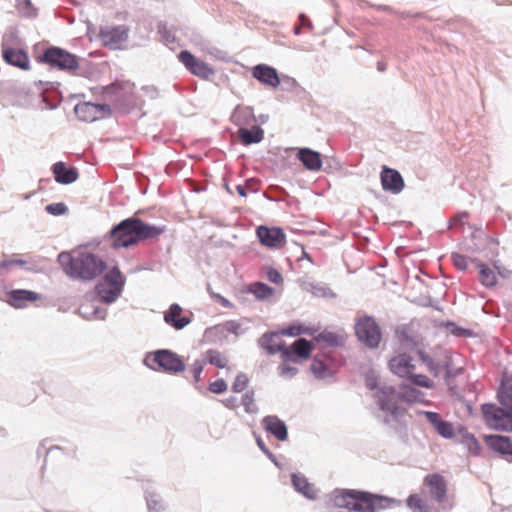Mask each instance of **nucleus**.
<instances>
[{
    "label": "nucleus",
    "mask_w": 512,
    "mask_h": 512,
    "mask_svg": "<svg viewBox=\"0 0 512 512\" xmlns=\"http://www.w3.org/2000/svg\"><path fill=\"white\" fill-rule=\"evenodd\" d=\"M291 483L296 492L303 495L308 500H316L318 493L308 478L302 473H292Z\"/></svg>",
    "instance_id": "obj_28"
},
{
    "label": "nucleus",
    "mask_w": 512,
    "mask_h": 512,
    "mask_svg": "<svg viewBox=\"0 0 512 512\" xmlns=\"http://www.w3.org/2000/svg\"><path fill=\"white\" fill-rule=\"evenodd\" d=\"M435 430L445 439H451L454 437L453 424L446 420H442Z\"/></svg>",
    "instance_id": "obj_48"
},
{
    "label": "nucleus",
    "mask_w": 512,
    "mask_h": 512,
    "mask_svg": "<svg viewBox=\"0 0 512 512\" xmlns=\"http://www.w3.org/2000/svg\"><path fill=\"white\" fill-rule=\"evenodd\" d=\"M95 299L93 301V314H94V319H97V320H105L106 317H107V309L106 308H103V307H100L98 305L95 304Z\"/></svg>",
    "instance_id": "obj_62"
},
{
    "label": "nucleus",
    "mask_w": 512,
    "mask_h": 512,
    "mask_svg": "<svg viewBox=\"0 0 512 512\" xmlns=\"http://www.w3.org/2000/svg\"><path fill=\"white\" fill-rule=\"evenodd\" d=\"M144 365L153 371L177 374L185 370L183 359L170 349H157L146 353Z\"/></svg>",
    "instance_id": "obj_6"
},
{
    "label": "nucleus",
    "mask_w": 512,
    "mask_h": 512,
    "mask_svg": "<svg viewBox=\"0 0 512 512\" xmlns=\"http://www.w3.org/2000/svg\"><path fill=\"white\" fill-rule=\"evenodd\" d=\"M463 443L466 445L467 449L469 450V452L473 455H479L480 453V444L478 442V440L475 438V436L473 434H470L468 432H466L464 435H463V439H462Z\"/></svg>",
    "instance_id": "obj_44"
},
{
    "label": "nucleus",
    "mask_w": 512,
    "mask_h": 512,
    "mask_svg": "<svg viewBox=\"0 0 512 512\" xmlns=\"http://www.w3.org/2000/svg\"><path fill=\"white\" fill-rule=\"evenodd\" d=\"M406 505L413 512H439L433 505L424 501L418 494H411L406 500Z\"/></svg>",
    "instance_id": "obj_35"
},
{
    "label": "nucleus",
    "mask_w": 512,
    "mask_h": 512,
    "mask_svg": "<svg viewBox=\"0 0 512 512\" xmlns=\"http://www.w3.org/2000/svg\"><path fill=\"white\" fill-rule=\"evenodd\" d=\"M26 264H27V261H25L23 259H4L3 261L0 262V274L2 273V271L4 269H7L11 265H18V266L24 268L25 270L29 271L30 268H26L25 267Z\"/></svg>",
    "instance_id": "obj_55"
},
{
    "label": "nucleus",
    "mask_w": 512,
    "mask_h": 512,
    "mask_svg": "<svg viewBox=\"0 0 512 512\" xmlns=\"http://www.w3.org/2000/svg\"><path fill=\"white\" fill-rule=\"evenodd\" d=\"M255 180L254 179H249L246 181V185H237L236 186V191L237 193L239 194V196L241 197H246L247 193H246V186L250 188V190L253 192V193H256L258 190L257 188H253L251 186V184L254 182Z\"/></svg>",
    "instance_id": "obj_61"
},
{
    "label": "nucleus",
    "mask_w": 512,
    "mask_h": 512,
    "mask_svg": "<svg viewBox=\"0 0 512 512\" xmlns=\"http://www.w3.org/2000/svg\"><path fill=\"white\" fill-rule=\"evenodd\" d=\"M208 363L216 366L217 368L223 369L226 367V360L222 358V355L219 351L209 349L206 352Z\"/></svg>",
    "instance_id": "obj_45"
},
{
    "label": "nucleus",
    "mask_w": 512,
    "mask_h": 512,
    "mask_svg": "<svg viewBox=\"0 0 512 512\" xmlns=\"http://www.w3.org/2000/svg\"><path fill=\"white\" fill-rule=\"evenodd\" d=\"M423 485L428 490V495L436 503L441 504L447 497V483L445 478L438 474H428L423 480Z\"/></svg>",
    "instance_id": "obj_15"
},
{
    "label": "nucleus",
    "mask_w": 512,
    "mask_h": 512,
    "mask_svg": "<svg viewBox=\"0 0 512 512\" xmlns=\"http://www.w3.org/2000/svg\"><path fill=\"white\" fill-rule=\"evenodd\" d=\"M481 412L489 427L497 431L512 432V407L509 409L494 403H485L481 406Z\"/></svg>",
    "instance_id": "obj_7"
},
{
    "label": "nucleus",
    "mask_w": 512,
    "mask_h": 512,
    "mask_svg": "<svg viewBox=\"0 0 512 512\" xmlns=\"http://www.w3.org/2000/svg\"><path fill=\"white\" fill-rule=\"evenodd\" d=\"M330 362L331 360L327 357H322L319 355L314 356L310 365V370L315 378L323 380L333 376L335 371L332 368Z\"/></svg>",
    "instance_id": "obj_30"
},
{
    "label": "nucleus",
    "mask_w": 512,
    "mask_h": 512,
    "mask_svg": "<svg viewBox=\"0 0 512 512\" xmlns=\"http://www.w3.org/2000/svg\"><path fill=\"white\" fill-rule=\"evenodd\" d=\"M256 235L259 242L268 248L276 249L284 245L286 236L280 227H267L264 225L256 229Z\"/></svg>",
    "instance_id": "obj_13"
},
{
    "label": "nucleus",
    "mask_w": 512,
    "mask_h": 512,
    "mask_svg": "<svg viewBox=\"0 0 512 512\" xmlns=\"http://www.w3.org/2000/svg\"><path fill=\"white\" fill-rule=\"evenodd\" d=\"M227 334H228V331H226L224 329V323H221V324H218V325H215L212 327H208L205 330V336L208 338L214 337V338L221 340L222 338H225L227 336Z\"/></svg>",
    "instance_id": "obj_47"
},
{
    "label": "nucleus",
    "mask_w": 512,
    "mask_h": 512,
    "mask_svg": "<svg viewBox=\"0 0 512 512\" xmlns=\"http://www.w3.org/2000/svg\"><path fill=\"white\" fill-rule=\"evenodd\" d=\"M16 7L19 13L24 17L34 18L37 16V10L31 0H16Z\"/></svg>",
    "instance_id": "obj_42"
},
{
    "label": "nucleus",
    "mask_w": 512,
    "mask_h": 512,
    "mask_svg": "<svg viewBox=\"0 0 512 512\" xmlns=\"http://www.w3.org/2000/svg\"><path fill=\"white\" fill-rule=\"evenodd\" d=\"M300 287L316 297H336V294L330 289V287L326 283L315 281L310 278L302 279L300 282Z\"/></svg>",
    "instance_id": "obj_29"
},
{
    "label": "nucleus",
    "mask_w": 512,
    "mask_h": 512,
    "mask_svg": "<svg viewBox=\"0 0 512 512\" xmlns=\"http://www.w3.org/2000/svg\"><path fill=\"white\" fill-rule=\"evenodd\" d=\"M279 332L270 331L264 333L258 340V345L264 349L269 355H274L277 352L281 353V358H290V353L284 342L278 341Z\"/></svg>",
    "instance_id": "obj_16"
},
{
    "label": "nucleus",
    "mask_w": 512,
    "mask_h": 512,
    "mask_svg": "<svg viewBox=\"0 0 512 512\" xmlns=\"http://www.w3.org/2000/svg\"><path fill=\"white\" fill-rule=\"evenodd\" d=\"M104 99L114 105H122L129 100L131 86L128 82L115 81L103 86Z\"/></svg>",
    "instance_id": "obj_14"
},
{
    "label": "nucleus",
    "mask_w": 512,
    "mask_h": 512,
    "mask_svg": "<svg viewBox=\"0 0 512 512\" xmlns=\"http://www.w3.org/2000/svg\"><path fill=\"white\" fill-rule=\"evenodd\" d=\"M7 303L17 309L25 308L28 303L41 299L37 292L26 289H13L6 293Z\"/></svg>",
    "instance_id": "obj_19"
},
{
    "label": "nucleus",
    "mask_w": 512,
    "mask_h": 512,
    "mask_svg": "<svg viewBox=\"0 0 512 512\" xmlns=\"http://www.w3.org/2000/svg\"><path fill=\"white\" fill-rule=\"evenodd\" d=\"M296 157L309 171H320L322 168V157L318 151L307 147L298 148Z\"/></svg>",
    "instance_id": "obj_25"
},
{
    "label": "nucleus",
    "mask_w": 512,
    "mask_h": 512,
    "mask_svg": "<svg viewBox=\"0 0 512 512\" xmlns=\"http://www.w3.org/2000/svg\"><path fill=\"white\" fill-rule=\"evenodd\" d=\"M248 382L249 379L247 375L245 373H239L232 384L233 392L240 393L244 391L247 388Z\"/></svg>",
    "instance_id": "obj_49"
},
{
    "label": "nucleus",
    "mask_w": 512,
    "mask_h": 512,
    "mask_svg": "<svg viewBox=\"0 0 512 512\" xmlns=\"http://www.w3.org/2000/svg\"><path fill=\"white\" fill-rule=\"evenodd\" d=\"M427 421L436 429L440 422L443 420L439 413L433 411H422L421 412Z\"/></svg>",
    "instance_id": "obj_59"
},
{
    "label": "nucleus",
    "mask_w": 512,
    "mask_h": 512,
    "mask_svg": "<svg viewBox=\"0 0 512 512\" xmlns=\"http://www.w3.org/2000/svg\"><path fill=\"white\" fill-rule=\"evenodd\" d=\"M205 362L196 360L191 366V372L196 382L200 381Z\"/></svg>",
    "instance_id": "obj_60"
},
{
    "label": "nucleus",
    "mask_w": 512,
    "mask_h": 512,
    "mask_svg": "<svg viewBox=\"0 0 512 512\" xmlns=\"http://www.w3.org/2000/svg\"><path fill=\"white\" fill-rule=\"evenodd\" d=\"M40 61L62 71H73L79 67L78 57L67 50L51 46L40 57Z\"/></svg>",
    "instance_id": "obj_9"
},
{
    "label": "nucleus",
    "mask_w": 512,
    "mask_h": 512,
    "mask_svg": "<svg viewBox=\"0 0 512 512\" xmlns=\"http://www.w3.org/2000/svg\"><path fill=\"white\" fill-rule=\"evenodd\" d=\"M412 361L413 358L410 355L401 353L389 360L388 367L393 374L401 378H408L415 369V365Z\"/></svg>",
    "instance_id": "obj_20"
},
{
    "label": "nucleus",
    "mask_w": 512,
    "mask_h": 512,
    "mask_svg": "<svg viewBox=\"0 0 512 512\" xmlns=\"http://www.w3.org/2000/svg\"><path fill=\"white\" fill-rule=\"evenodd\" d=\"M51 169L55 181L59 184H72L79 177V172L76 167H67V165L62 161L54 163Z\"/></svg>",
    "instance_id": "obj_26"
},
{
    "label": "nucleus",
    "mask_w": 512,
    "mask_h": 512,
    "mask_svg": "<svg viewBox=\"0 0 512 512\" xmlns=\"http://www.w3.org/2000/svg\"><path fill=\"white\" fill-rule=\"evenodd\" d=\"M57 262L68 278L84 283L97 279L107 269L101 256L84 250L62 251Z\"/></svg>",
    "instance_id": "obj_1"
},
{
    "label": "nucleus",
    "mask_w": 512,
    "mask_h": 512,
    "mask_svg": "<svg viewBox=\"0 0 512 512\" xmlns=\"http://www.w3.org/2000/svg\"><path fill=\"white\" fill-rule=\"evenodd\" d=\"M192 313L183 315V308L178 303H172L164 312V322L175 330H182L188 326L192 319Z\"/></svg>",
    "instance_id": "obj_18"
},
{
    "label": "nucleus",
    "mask_w": 512,
    "mask_h": 512,
    "mask_svg": "<svg viewBox=\"0 0 512 512\" xmlns=\"http://www.w3.org/2000/svg\"><path fill=\"white\" fill-rule=\"evenodd\" d=\"M266 277L273 284H281L283 282L281 273L273 267L267 268Z\"/></svg>",
    "instance_id": "obj_58"
},
{
    "label": "nucleus",
    "mask_w": 512,
    "mask_h": 512,
    "mask_svg": "<svg viewBox=\"0 0 512 512\" xmlns=\"http://www.w3.org/2000/svg\"><path fill=\"white\" fill-rule=\"evenodd\" d=\"M469 214L466 211L459 212L448 221V227H462L465 224Z\"/></svg>",
    "instance_id": "obj_50"
},
{
    "label": "nucleus",
    "mask_w": 512,
    "mask_h": 512,
    "mask_svg": "<svg viewBox=\"0 0 512 512\" xmlns=\"http://www.w3.org/2000/svg\"><path fill=\"white\" fill-rule=\"evenodd\" d=\"M125 283L126 278L119 267H112L96 283L94 287L95 300L106 305L113 304L121 296Z\"/></svg>",
    "instance_id": "obj_5"
},
{
    "label": "nucleus",
    "mask_w": 512,
    "mask_h": 512,
    "mask_svg": "<svg viewBox=\"0 0 512 512\" xmlns=\"http://www.w3.org/2000/svg\"><path fill=\"white\" fill-rule=\"evenodd\" d=\"M497 399L501 406L512 407V379L502 380L497 392Z\"/></svg>",
    "instance_id": "obj_36"
},
{
    "label": "nucleus",
    "mask_w": 512,
    "mask_h": 512,
    "mask_svg": "<svg viewBox=\"0 0 512 512\" xmlns=\"http://www.w3.org/2000/svg\"><path fill=\"white\" fill-rule=\"evenodd\" d=\"M252 76L264 85L276 88L280 84L277 70L266 64H257L252 69Z\"/></svg>",
    "instance_id": "obj_21"
},
{
    "label": "nucleus",
    "mask_w": 512,
    "mask_h": 512,
    "mask_svg": "<svg viewBox=\"0 0 512 512\" xmlns=\"http://www.w3.org/2000/svg\"><path fill=\"white\" fill-rule=\"evenodd\" d=\"M227 383L224 379H217L209 384V391L214 394H222L227 391Z\"/></svg>",
    "instance_id": "obj_54"
},
{
    "label": "nucleus",
    "mask_w": 512,
    "mask_h": 512,
    "mask_svg": "<svg viewBox=\"0 0 512 512\" xmlns=\"http://www.w3.org/2000/svg\"><path fill=\"white\" fill-rule=\"evenodd\" d=\"M77 118L83 122H94L106 115H110L111 108L109 104H95L92 102L79 103L74 107Z\"/></svg>",
    "instance_id": "obj_11"
},
{
    "label": "nucleus",
    "mask_w": 512,
    "mask_h": 512,
    "mask_svg": "<svg viewBox=\"0 0 512 512\" xmlns=\"http://www.w3.org/2000/svg\"><path fill=\"white\" fill-rule=\"evenodd\" d=\"M262 426L266 432L273 435L277 440L286 441L288 439V427L278 416H265L262 419Z\"/></svg>",
    "instance_id": "obj_23"
},
{
    "label": "nucleus",
    "mask_w": 512,
    "mask_h": 512,
    "mask_svg": "<svg viewBox=\"0 0 512 512\" xmlns=\"http://www.w3.org/2000/svg\"><path fill=\"white\" fill-rule=\"evenodd\" d=\"M315 340L317 342H323L326 343L330 347H337L341 344V340L337 334L331 331L324 330L320 332L316 337Z\"/></svg>",
    "instance_id": "obj_41"
},
{
    "label": "nucleus",
    "mask_w": 512,
    "mask_h": 512,
    "mask_svg": "<svg viewBox=\"0 0 512 512\" xmlns=\"http://www.w3.org/2000/svg\"><path fill=\"white\" fill-rule=\"evenodd\" d=\"M238 136L244 145L257 144L263 140L264 130L260 126L255 125L251 129H238Z\"/></svg>",
    "instance_id": "obj_33"
},
{
    "label": "nucleus",
    "mask_w": 512,
    "mask_h": 512,
    "mask_svg": "<svg viewBox=\"0 0 512 512\" xmlns=\"http://www.w3.org/2000/svg\"><path fill=\"white\" fill-rule=\"evenodd\" d=\"M451 259L456 268H458L461 271H464L467 269V258L459 253H452Z\"/></svg>",
    "instance_id": "obj_57"
},
{
    "label": "nucleus",
    "mask_w": 512,
    "mask_h": 512,
    "mask_svg": "<svg viewBox=\"0 0 512 512\" xmlns=\"http://www.w3.org/2000/svg\"><path fill=\"white\" fill-rule=\"evenodd\" d=\"M231 121L238 126V129H242L255 122L256 118L251 107L237 106L231 115Z\"/></svg>",
    "instance_id": "obj_32"
},
{
    "label": "nucleus",
    "mask_w": 512,
    "mask_h": 512,
    "mask_svg": "<svg viewBox=\"0 0 512 512\" xmlns=\"http://www.w3.org/2000/svg\"><path fill=\"white\" fill-rule=\"evenodd\" d=\"M78 312L83 319L94 320L93 301L80 305Z\"/></svg>",
    "instance_id": "obj_52"
},
{
    "label": "nucleus",
    "mask_w": 512,
    "mask_h": 512,
    "mask_svg": "<svg viewBox=\"0 0 512 512\" xmlns=\"http://www.w3.org/2000/svg\"><path fill=\"white\" fill-rule=\"evenodd\" d=\"M380 180L383 190L392 194H399L405 185L404 179L400 172L387 166L382 167Z\"/></svg>",
    "instance_id": "obj_17"
},
{
    "label": "nucleus",
    "mask_w": 512,
    "mask_h": 512,
    "mask_svg": "<svg viewBox=\"0 0 512 512\" xmlns=\"http://www.w3.org/2000/svg\"><path fill=\"white\" fill-rule=\"evenodd\" d=\"M365 384L369 390H375L378 388V380L375 376L372 375L366 376Z\"/></svg>",
    "instance_id": "obj_64"
},
{
    "label": "nucleus",
    "mask_w": 512,
    "mask_h": 512,
    "mask_svg": "<svg viewBox=\"0 0 512 512\" xmlns=\"http://www.w3.org/2000/svg\"><path fill=\"white\" fill-rule=\"evenodd\" d=\"M248 291L259 300H265L274 294V289L264 282L251 284Z\"/></svg>",
    "instance_id": "obj_38"
},
{
    "label": "nucleus",
    "mask_w": 512,
    "mask_h": 512,
    "mask_svg": "<svg viewBox=\"0 0 512 512\" xmlns=\"http://www.w3.org/2000/svg\"><path fill=\"white\" fill-rule=\"evenodd\" d=\"M45 211L53 216H62L68 213V207L64 202L50 203L45 206Z\"/></svg>",
    "instance_id": "obj_46"
},
{
    "label": "nucleus",
    "mask_w": 512,
    "mask_h": 512,
    "mask_svg": "<svg viewBox=\"0 0 512 512\" xmlns=\"http://www.w3.org/2000/svg\"><path fill=\"white\" fill-rule=\"evenodd\" d=\"M486 443L492 450L512 456V441L508 436L489 435L486 437Z\"/></svg>",
    "instance_id": "obj_31"
},
{
    "label": "nucleus",
    "mask_w": 512,
    "mask_h": 512,
    "mask_svg": "<svg viewBox=\"0 0 512 512\" xmlns=\"http://www.w3.org/2000/svg\"><path fill=\"white\" fill-rule=\"evenodd\" d=\"M242 405L244 406V411L248 414H256L258 412L253 390L247 391L242 395Z\"/></svg>",
    "instance_id": "obj_43"
},
{
    "label": "nucleus",
    "mask_w": 512,
    "mask_h": 512,
    "mask_svg": "<svg viewBox=\"0 0 512 512\" xmlns=\"http://www.w3.org/2000/svg\"><path fill=\"white\" fill-rule=\"evenodd\" d=\"M278 373L281 377L292 378L298 373V369L294 366L280 364L278 366Z\"/></svg>",
    "instance_id": "obj_56"
},
{
    "label": "nucleus",
    "mask_w": 512,
    "mask_h": 512,
    "mask_svg": "<svg viewBox=\"0 0 512 512\" xmlns=\"http://www.w3.org/2000/svg\"><path fill=\"white\" fill-rule=\"evenodd\" d=\"M179 61L185 66V68L202 79H209L214 74V69L207 63L198 60L188 50H182L178 54Z\"/></svg>",
    "instance_id": "obj_12"
},
{
    "label": "nucleus",
    "mask_w": 512,
    "mask_h": 512,
    "mask_svg": "<svg viewBox=\"0 0 512 512\" xmlns=\"http://www.w3.org/2000/svg\"><path fill=\"white\" fill-rule=\"evenodd\" d=\"M416 354L419 360L426 366L429 373L434 377H441L444 367L449 358L450 352L441 347H435L427 352L423 349H417Z\"/></svg>",
    "instance_id": "obj_10"
},
{
    "label": "nucleus",
    "mask_w": 512,
    "mask_h": 512,
    "mask_svg": "<svg viewBox=\"0 0 512 512\" xmlns=\"http://www.w3.org/2000/svg\"><path fill=\"white\" fill-rule=\"evenodd\" d=\"M304 330H302L301 326H290L288 328L283 329L279 334L286 336H298L302 334Z\"/></svg>",
    "instance_id": "obj_63"
},
{
    "label": "nucleus",
    "mask_w": 512,
    "mask_h": 512,
    "mask_svg": "<svg viewBox=\"0 0 512 512\" xmlns=\"http://www.w3.org/2000/svg\"><path fill=\"white\" fill-rule=\"evenodd\" d=\"M165 230V226H157L144 222L132 216L114 225L106 234L105 239L110 240L114 249L128 248L141 241L158 238Z\"/></svg>",
    "instance_id": "obj_3"
},
{
    "label": "nucleus",
    "mask_w": 512,
    "mask_h": 512,
    "mask_svg": "<svg viewBox=\"0 0 512 512\" xmlns=\"http://www.w3.org/2000/svg\"><path fill=\"white\" fill-rule=\"evenodd\" d=\"M224 329L235 336H240L244 333L241 324L235 320L224 322Z\"/></svg>",
    "instance_id": "obj_51"
},
{
    "label": "nucleus",
    "mask_w": 512,
    "mask_h": 512,
    "mask_svg": "<svg viewBox=\"0 0 512 512\" xmlns=\"http://www.w3.org/2000/svg\"><path fill=\"white\" fill-rule=\"evenodd\" d=\"M462 373L463 368L454 366L453 359L450 354L442 374L445 384L447 385L449 391L452 392L454 390V378L461 375Z\"/></svg>",
    "instance_id": "obj_34"
},
{
    "label": "nucleus",
    "mask_w": 512,
    "mask_h": 512,
    "mask_svg": "<svg viewBox=\"0 0 512 512\" xmlns=\"http://www.w3.org/2000/svg\"><path fill=\"white\" fill-rule=\"evenodd\" d=\"M480 281L486 287H493L497 283L494 271L485 264L479 265Z\"/></svg>",
    "instance_id": "obj_39"
},
{
    "label": "nucleus",
    "mask_w": 512,
    "mask_h": 512,
    "mask_svg": "<svg viewBox=\"0 0 512 512\" xmlns=\"http://www.w3.org/2000/svg\"><path fill=\"white\" fill-rule=\"evenodd\" d=\"M355 334L359 341L369 349L378 348L382 340V331L372 316L364 315L358 317L354 325Z\"/></svg>",
    "instance_id": "obj_8"
},
{
    "label": "nucleus",
    "mask_w": 512,
    "mask_h": 512,
    "mask_svg": "<svg viewBox=\"0 0 512 512\" xmlns=\"http://www.w3.org/2000/svg\"><path fill=\"white\" fill-rule=\"evenodd\" d=\"M333 505L354 512H380L399 507L401 501L368 491L336 488L330 495Z\"/></svg>",
    "instance_id": "obj_2"
},
{
    "label": "nucleus",
    "mask_w": 512,
    "mask_h": 512,
    "mask_svg": "<svg viewBox=\"0 0 512 512\" xmlns=\"http://www.w3.org/2000/svg\"><path fill=\"white\" fill-rule=\"evenodd\" d=\"M2 53L7 64L18 67L22 70L29 69V56L23 49H15L3 45Z\"/></svg>",
    "instance_id": "obj_27"
},
{
    "label": "nucleus",
    "mask_w": 512,
    "mask_h": 512,
    "mask_svg": "<svg viewBox=\"0 0 512 512\" xmlns=\"http://www.w3.org/2000/svg\"><path fill=\"white\" fill-rule=\"evenodd\" d=\"M313 350V343L306 338L300 337L294 341V343L287 348L289 351L290 358H282L283 361L299 362L301 359H308L311 356Z\"/></svg>",
    "instance_id": "obj_22"
},
{
    "label": "nucleus",
    "mask_w": 512,
    "mask_h": 512,
    "mask_svg": "<svg viewBox=\"0 0 512 512\" xmlns=\"http://www.w3.org/2000/svg\"><path fill=\"white\" fill-rule=\"evenodd\" d=\"M375 399L379 409L383 412L390 413L394 420H397L400 413L399 407L396 405L397 399L406 402H423L424 393L414 387L403 385L401 391L397 392L393 386H382L375 393Z\"/></svg>",
    "instance_id": "obj_4"
},
{
    "label": "nucleus",
    "mask_w": 512,
    "mask_h": 512,
    "mask_svg": "<svg viewBox=\"0 0 512 512\" xmlns=\"http://www.w3.org/2000/svg\"><path fill=\"white\" fill-rule=\"evenodd\" d=\"M411 385L431 389L434 387V382L424 374H415L413 371L407 378Z\"/></svg>",
    "instance_id": "obj_40"
},
{
    "label": "nucleus",
    "mask_w": 512,
    "mask_h": 512,
    "mask_svg": "<svg viewBox=\"0 0 512 512\" xmlns=\"http://www.w3.org/2000/svg\"><path fill=\"white\" fill-rule=\"evenodd\" d=\"M100 37L105 45L116 48L128 39V29L124 25L102 28Z\"/></svg>",
    "instance_id": "obj_24"
},
{
    "label": "nucleus",
    "mask_w": 512,
    "mask_h": 512,
    "mask_svg": "<svg viewBox=\"0 0 512 512\" xmlns=\"http://www.w3.org/2000/svg\"><path fill=\"white\" fill-rule=\"evenodd\" d=\"M145 499L149 512H162L166 508L162 497L154 490H146Z\"/></svg>",
    "instance_id": "obj_37"
},
{
    "label": "nucleus",
    "mask_w": 512,
    "mask_h": 512,
    "mask_svg": "<svg viewBox=\"0 0 512 512\" xmlns=\"http://www.w3.org/2000/svg\"><path fill=\"white\" fill-rule=\"evenodd\" d=\"M256 442L259 449L273 462V464L276 467L281 468L276 456L267 448L264 441L260 437H257Z\"/></svg>",
    "instance_id": "obj_53"
}]
</instances>
